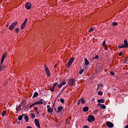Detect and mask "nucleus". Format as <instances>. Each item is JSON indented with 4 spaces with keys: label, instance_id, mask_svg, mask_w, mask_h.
<instances>
[{
    "label": "nucleus",
    "instance_id": "1",
    "mask_svg": "<svg viewBox=\"0 0 128 128\" xmlns=\"http://www.w3.org/2000/svg\"><path fill=\"white\" fill-rule=\"evenodd\" d=\"M18 24V22H15L12 24L8 27L10 30H14L16 26Z\"/></svg>",
    "mask_w": 128,
    "mask_h": 128
},
{
    "label": "nucleus",
    "instance_id": "2",
    "mask_svg": "<svg viewBox=\"0 0 128 128\" xmlns=\"http://www.w3.org/2000/svg\"><path fill=\"white\" fill-rule=\"evenodd\" d=\"M74 82H76V80L73 78H71L68 80V84L70 86H72L74 84Z\"/></svg>",
    "mask_w": 128,
    "mask_h": 128
},
{
    "label": "nucleus",
    "instance_id": "3",
    "mask_svg": "<svg viewBox=\"0 0 128 128\" xmlns=\"http://www.w3.org/2000/svg\"><path fill=\"white\" fill-rule=\"evenodd\" d=\"M95 120H96V118L94 116L89 115L88 116V122H94Z\"/></svg>",
    "mask_w": 128,
    "mask_h": 128
},
{
    "label": "nucleus",
    "instance_id": "4",
    "mask_svg": "<svg viewBox=\"0 0 128 128\" xmlns=\"http://www.w3.org/2000/svg\"><path fill=\"white\" fill-rule=\"evenodd\" d=\"M74 60V58L72 57L69 60L67 64L66 65V68H68L69 66H72V62Z\"/></svg>",
    "mask_w": 128,
    "mask_h": 128
},
{
    "label": "nucleus",
    "instance_id": "5",
    "mask_svg": "<svg viewBox=\"0 0 128 128\" xmlns=\"http://www.w3.org/2000/svg\"><path fill=\"white\" fill-rule=\"evenodd\" d=\"M122 48H128V40L126 39H125L124 40V44L121 46Z\"/></svg>",
    "mask_w": 128,
    "mask_h": 128
},
{
    "label": "nucleus",
    "instance_id": "6",
    "mask_svg": "<svg viewBox=\"0 0 128 128\" xmlns=\"http://www.w3.org/2000/svg\"><path fill=\"white\" fill-rule=\"evenodd\" d=\"M25 8L26 10H30V8H32V3L28 2H26L25 4Z\"/></svg>",
    "mask_w": 128,
    "mask_h": 128
},
{
    "label": "nucleus",
    "instance_id": "7",
    "mask_svg": "<svg viewBox=\"0 0 128 128\" xmlns=\"http://www.w3.org/2000/svg\"><path fill=\"white\" fill-rule=\"evenodd\" d=\"M106 124L108 128H114V125L112 122H106Z\"/></svg>",
    "mask_w": 128,
    "mask_h": 128
},
{
    "label": "nucleus",
    "instance_id": "8",
    "mask_svg": "<svg viewBox=\"0 0 128 128\" xmlns=\"http://www.w3.org/2000/svg\"><path fill=\"white\" fill-rule=\"evenodd\" d=\"M34 123L36 126H38V128H40V122H38V118H36L34 120Z\"/></svg>",
    "mask_w": 128,
    "mask_h": 128
},
{
    "label": "nucleus",
    "instance_id": "9",
    "mask_svg": "<svg viewBox=\"0 0 128 128\" xmlns=\"http://www.w3.org/2000/svg\"><path fill=\"white\" fill-rule=\"evenodd\" d=\"M56 86H58V82H55L52 88L50 89V92H54V87Z\"/></svg>",
    "mask_w": 128,
    "mask_h": 128
},
{
    "label": "nucleus",
    "instance_id": "10",
    "mask_svg": "<svg viewBox=\"0 0 128 128\" xmlns=\"http://www.w3.org/2000/svg\"><path fill=\"white\" fill-rule=\"evenodd\" d=\"M63 108H64V107L62 106H58V110L56 111L57 114L60 112H62V110Z\"/></svg>",
    "mask_w": 128,
    "mask_h": 128
},
{
    "label": "nucleus",
    "instance_id": "11",
    "mask_svg": "<svg viewBox=\"0 0 128 128\" xmlns=\"http://www.w3.org/2000/svg\"><path fill=\"white\" fill-rule=\"evenodd\" d=\"M54 104L53 105L52 108L48 109V112L52 114V112H54Z\"/></svg>",
    "mask_w": 128,
    "mask_h": 128
},
{
    "label": "nucleus",
    "instance_id": "12",
    "mask_svg": "<svg viewBox=\"0 0 128 128\" xmlns=\"http://www.w3.org/2000/svg\"><path fill=\"white\" fill-rule=\"evenodd\" d=\"M24 116H26V114H24L22 115H21V116H18V120L19 121H20L22 120V118H24Z\"/></svg>",
    "mask_w": 128,
    "mask_h": 128
},
{
    "label": "nucleus",
    "instance_id": "13",
    "mask_svg": "<svg viewBox=\"0 0 128 128\" xmlns=\"http://www.w3.org/2000/svg\"><path fill=\"white\" fill-rule=\"evenodd\" d=\"M88 110H90V108L88 106H85L82 108V110L84 112H86L88 111Z\"/></svg>",
    "mask_w": 128,
    "mask_h": 128
},
{
    "label": "nucleus",
    "instance_id": "14",
    "mask_svg": "<svg viewBox=\"0 0 128 128\" xmlns=\"http://www.w3.org/2000/svg\"><path fill=\"white\" fill-rule=\"evenodd\" d=\"M98 102H100L101 104H104L106 100L104 99H100L97 100Z\"/></svg>",
    "mask_w": 128,
    "mask_h": 128
},
{
    "label": "nucleus",
    "instance_id": "15",
    "mask_svg": "<svg viewBox=\"0 0 128 128\" xmlns=\"http://www.w3.org/2000/svg\"><path fill=\"white\" fill-rule=\"evenodd\" d=\"M38 96V92H34L32 96V98H37V96Z\"/></svg>",
    "mask_w": 128,
    "mask_h": 128
},
{
    "label": "nucleus",
    "instance_id": "16",
    "mask_svg": "<svg viewBox=\"0 0 128 128\" xmlns=\"http://www.w3.org/2000/svg\"><path fill=\"white\" fill-rule=\"evenodd\" d=\"M80 102L81 104H86V100H84V98H80Z\"/></svg>",
    "mask_w": 128,
    "mask_h": 128
},
{
    "label": "nucleus",
    "instance_id": "17",
    "mask_svg": "<svg viewBox=\"0 0 128 128\" xmlns=\"http://www.w3.org/2000/svg\"><path fill=\"white\" fill-rule=\"evenodd\" d=\"M84 62L86 66H88V64H90V62H88V59L86 58H84Z\"/></svg>",
    "mask_w": 128,
    "mask_h": 128
},
{
    "label": "nucleus",
    "instance_id": "18",
    "mask_svg": "<svg viewBox=\"0 0 128 128\" xmlns=\"http://www.w3.org/2000/svg\"><path fill=\"white\" fill-rule=\"evenodd\" d=\"M4 58H6V54H4L1 58V60L2 62H4Z\"/></svg>",
    "mask_w": 128,
    "mask_h": 128
},
{
    "label": "nucleus",
    "instance_id": "19",
    "mask_svg": "<svg viewBox=\"0 0 128 128\" xmlns=\"http://www.w3.org/2000/svg\"><path fill=\"white\" fill-rule=\"evenodd\" d=\"M24 118L26 122H28V120H29L28 116H24Z\"/></svg>",
    "mask_w": 128,
    "mask_h": 128
},
{
    "label": "nucleus",
    "instance_id": "20",
    "mask_svg": "<svg viewBox=\"0 0 128 128\" xmlns=\"http://www.w3.org/2000/svg\"><path fill=\"white\" fill-rule=\"evenodd\" d=\"M46 72L48 76H50V72L49 70H46Z\"/></svg>",
    "mask_w": 128,
    "mask_h": 128
},
{
    "label": "nucleus",
    "instance_id": "21",
    "mask_svg": "<svg viewBox=\"0 0 128 128\" xmlns=\"http://www.w3.org/2000/svg\"><path fill=\"white\" fill-rule=\"evenodd\" d=\"M6 110L2 111V116H6Z\"/></svg>",
    "mask_w": 128,
    "mask_h": 128
},
{
    "label": "nucleus",
    "instance_id": "22",
    "mask_svg": "<svg viewBox=\"0 0 128 128\" xmlns=\"http://www.w3.org/2000/svg\"><path fill=\"white\" fill-rule=\"evenodd\" d=\"M20 108H22V106L20 105L17 108H16V112H20Z\"/></svg>",
    "mask_w": 128,
    "mask_h": 128
},
{
    "label": "nucleus",
    "instance_id": "23",
    "mask_svg": "<svg viewBox=\"0 0 128 128\" xmlns=\"http://www.w3.org/2000/svg\"><path fill=\"white\" fill-rule=\"evenodd\" d=\"M84 71V69L80 70L79 71V74H82V72Z\"/></svg>",
    "mask_w": 128,
    "mask_h": 128
},
{
    "label": "nucleus",
    "instance_id": "24",
    "mask_svg": "<svg viewBox=\"0 0 128 128\" xmlns=\"http://www.w3.org/2000/svg\"><path fill=\"white\" fill-rule=\"evenodd\" d=\"M101 108H102V110H106V106L104 104H102L101 106Z\"/></svg>",
    "mask_w": 128,
    "mask_h": 128
},
{
    "label": "nucleus",
    "instance_id": "25",
    "mask_svg": "<svg viewBox=\"0 0 128 128\" xmlns=\"http://www.w3.org/2000/svg\"><path fill=\"white\" fill-rule=\"evenodd\" d=\"M94 28L93 27H92L90 28V30H88V32H94Z\"/></svg>",
    "mask_w": 128,
    "mask_h": 128
},
{
    "label": "nucleus",
    "instance_id": "26",
    "mask_svg": "<svg viewBox=\"0 0 128 128\" xmlns=\"http://www.w3.org/2000/svg\"><path fill=\"white\" fill-rule=\"evenodd\" d=\"M24 28H26V25L24 24H22L20 27V29L24 30Z\"/></svg>",
    "mask_w": 128,
    "mask_h": 128
},
{
    "label": "nucleus",
    "instance_id": "27",
    "mask_svg": "<svg viewBox=\"0 0 128 128\" xmlns=\"http://www.w3.org/2000/svg\"><path fill=\"white\" fill-rule=\"evenodd\" d=\"M98 110H96L93 112L92 114H98Z\"/></svg>",
    "mask_w": 128,
    "mask_h": 128
},
{
    "label": "nucleus",
    "instance_id": "28",
    "mask_svg": "<svg viewBox=\"0 0 128 128\" xmlns=\"http://www.w3.org/2000/svg\"><path fill=\"white\" fill-rule=\"evenodd\" d=\"M38 104H44V102L42 101L37 102Z\"/></svg>",
    "mask_w": 128,
    "mask_h": 128
},
{
    "label": "nucleus",
    "instance_id": "29",
    "mask_svg": "<svg viewBox=\"0 0 128 128\" xmlns=\"http://www.w3.org/2000/svg\"><path fill=\"white\" fill-rule=\"evenodd\" d=\"M31 118H36V115H34V114H31Z\"/></svg>",
    "mask_w": 128,
    "mask_h": 128
},
{
    "label": "nucleus",
    "instance_id": "30",
    "mask_svg": "<svg viewBox=\"0 0 128 128\" xmlns=\"http://www.w3.org/2000/svg\"><path fill=\"white\" fill-rule=\"evenodd\" d=\"M27 22H28V18H26L23 23V24H25V26H26Z\"/></svg>",
    "mask_w": 128,
    "mask_h": 128
},
{
    "label": "nucleus",
    "instance_id": "31",
    "mask_svg": "<svg viewBox=\"0 0 128 128\" xmlns=\"http://www.w3.org/2000/svg\"><path fill=\"white\" fill-rule=\"evenodd\" d=\"M66 84V82L65 81L62 82L60 84H61V86H64V84Z\"/></svg>",
    "mask_w": 128,
    "mask_h": 128
},
{
    "label": "nucleus",
    "instance_id": "32",
    "mask_svg": "<svg viewBox=\"0 0 128 128\" xmlns=\"http://www.w3.org/2000/svg\"><path fill=\"white\" fill-rule=\"evenodd\" d=\"M60 102H62V104H64V98H60Z\"/></svg>",
    "mask_w": 128,
    "mask_h": 128
},
{
    "label": "nucleus",
    "instance_id": "33",
    "mask_svg": "<svg viewBox=\"0 0 128 128\" xmlns=\"http://www.w3.org/2000/svg\"><path fill=\"white\" fill-rule=\"evenodd\" d=\"M6 68V66L4 64L2 66V70H4V68Z\"/></svg>",
    "mask_w": 128,
    "mask_h": 128
},
{
    "label": "nucleus",
    "instance_id": "34",
    "mask_svg": "<svg viewBox=\"0 0 128 128\" xmlns=\"http://www.w3.org/2000/svg\"><path fill=\"white\" fill-rule=\"evenodd\" d=\"M15 32L16 34H18V32H20V29H18V28H16L15 29Z\"/></svg>",
    "mask_w": 128,
    "mask_h": 128
},
{
    "label": "nucleus",
    "instance_id": "35",
    "mask_svg": "<svg viewBox=\"0 0 128 128\" xmlns=\"http://www.w3.org/2000/svg\"><path fill=\"white\" fill-rule=\"evenodd\" d=\"M98 96H102V91H99L98 92Z\"/></svg>",
    "mask_w": 128,
    "mask_h": 128
},
{
    "label": "nucleus",
    "instance_id": "36",
    "mask_svg": "<svg viewBox=\"0 0 128 128\" xmlns=\"http://www.w3.org/2000/svg\"><path fill=\"white\" fill-rule=\"evenodd\" d=\"M44 70H48V66H46V65H44Z\"/></svg>",
    "mask_w": 128,
    "mask_h": 128
},
{
    "label": "nucleus",
    "instance_id": "37",
    "mask_svg": "<svg viewBox=\"0 0 128 128\" xmlns=\"http://www.w3.org/2000/svg\"><path fill=\"white\" fill-rule=\"evenodd\" d=\"M28 108L27 106H24V107H23V110H26V108Z\"/></svg>",
    "mask_w": 128,
    "mask_h": 128
},
{
    "label": "nucleus",
    "instance_id": "38",
    "mask_svg": "<svg viewBox=\"0 0 128 128\" xmlns=\"http://www.w3.org/2000/svg\"><path fill=\"white\" fill-rule=\"evenodd\" d=\"M128 57H127L126 58L124 59V64H126V62H128Z\"/></svg>",
    "mask_w": 128,
    "mask_h": 128
},
{
    "label": "nucleus",
    "instance_id": "39",
    "mask_svg": "<svg viewBox=\"0 0 128 128\" xmlns=\"http://www.w3.org/2000/svg\"><path fill=\"white\" fill-rule=\"evenodd\" d=\"M3 63H4V61H0V68H2V66Z\"/></svg>",
    "mask_w": 128,
    "mask_h": 128
},
{
    "label": "nucleus",
    "instance_id": "40",
    "mask_svg": "<svg viewBox=\"0 0 128 128\" xmlns=\"http://www.w3.org/2000/svg\"><path fill=\"white\" fill-rule=\"evenodd\" d=\"M102 46H106V40H104L102 42Z\"/></svg>",
    "mask_w": 128,
    "mask_h": 128
},
{
    "label": "nucleus",
    "instance_id": "41",
    "mask_svg": "<svg viewBox=\"0 0 128 128\" xmlns=\"http://www.w3.org/2000/svg\"><path fill=\"white\" fill-rule=\"evenodd\" d=\"M118 24V23L116 22H112V25L114 26H116Z\"/></svg>",
    "mask_w": 128,
    "mask_h": 128
},
{
    "label": "nucleus",
    "instance_id": "42",
    "mask_svg": "<svg viewBox=\"0 0 128 128\" xmlns=\"http://www.w3.org/2000/svg\"><path fill=\"white\" fill-rule=\"evenodd\" d=\"M110 74L111 76H114V72H112V71H111L110 72Z\"/></svg>",
    "mask_w": 128,
    "mask_h": 128
},
{
    "label": "nucleus",
    "instance_id": "43",
    "mask_svg": "<svg viewBox=\"0 0 128 128\" xmlns=\"http://www.w3.org/2000/svg\"><path fill=\"white\" fill-rule=\"evenodd\" d=\"M77 104H78V106H80V100H78Z\"/></svg>",
    "mask_w": 128,
    "mask_h": 128
},
{
    "label": "nucleus",
    "instance_id": "44",
    "mask_svg": "<svg viewBox=\"0 0 128 128\" xmlns=\"http://www.w3.org/2000/svg\"><path fill=\"white\" fill-rule=\"evenodd\" d=\"M98 86H104V84H98Z\"/></svg>",
    "mask_w": 128,
    "mask_h": 128
},
{
    "label": "nucleus",
    "instance_id": "45",
    "mask_svg": "<svg viewBox=\"0 0 128 128\" xmlns=\"http://www.w3.org/2000/svg\"><path fill=\"white\" fill-rule=\"evenodd\" d=\"M96 58V60L98 59V55H96L95 56V57L94 58V59Z\"/></svg>",
    "mask_w": 128,
    "mask_h": 128
},
{
    "label": "nucleus",
    "instance_id": "46",
    "mask_svg": "<svg viewBox=\"0 0 128 128\" xmlns=\"http://www.w3.org/2000/svg\"><path fill=\"white\" fill-rule=\"evenodd\" d=\"M62 86V84H58V88H61Z\"/></svg>",
    "mask_w": 128,
    "mask_h": 128
},
{
    "label": "nucleus",
    "instance_id": "47",
    "mask_svg": "<svg viewBox=\"0 0 128 128\" xmlns=\"http://www.w3.org/2000/svg\"><path fill=\"white\" fill-rule=\"evenodd\" d=\"M34 110H36V112H38V107H36L34 108Z\"/></svg>",
    "mask_w": 128,
    "mask_h": 128
},
{
    "label": "nucleus",
    "instance_id": "48",
    "mask_svg": "<svg viewBox=\"0 0 128 128\" xmlns=\"http://www.w3.org/2000/svg\"><path fill=\"white\" fill-rule=\"evenodd\" d=\"M83 128H90V127H88V126L87 125L84 126Z\"/></svg>",
    "mask_w": 128,
    "mask_h": 128
},
{
    "label": "nucleus",
    "instance_id": "49",
    "mask_svg": "<svg viewBox=\"0 0 128 128\" xmlns=\"http://www.w3.org/2000/svg\"><path fill=\"white\" fill-rule=\"evenodd\" d=\"M34 104H31L30 106V108H32V106H34Z\"/></svg>",
    "mask_w": 128,
    "mask_h": 128
},
{
    "label": "nucleus",
    "instance_id": "50",
    "mask_svg": "<svg viewBox=\"0 0 128 128\" xmlns=\"http://www.w3.org/2000/svg\"><path fill=\"white\" fill-rule=\"evenodd\" d=\"M119 56H122V52H120L119 53Z\"/></svg>",
    "mask_w": 128,
    "mask_h": 128
},
{
    "label": "nucleus",
    "instance_id": "51",
    "mask_svg": "<svg viewBox=\"0 0 128 128\" xmlns=\"http://www.w3.org/2000/svg\"><path fill=\"white\" fill-rule=\"evenodd\" d=\"M62 91H61V92L58 94V96H60V94H62Z\"/></svg>",
    "mask_w": 128,
    "mask_h": 128
},
{
    "label": "nucleus",
    "instance_id": "52",
    "mask_svg": "<svg viewBox=\"0 0 128 128\" xmlns=\"http://www.w3.org/2000/svg\"><path fill=\"white\" fill-rule=\"evenodd\" d=\"M33 104H34V106H36V104H38V102H34V103Z\"/></svg>",
    "mask_w": 128,
    "mask_h": 128
},
{
    "label": "nucleus",
    "instance_id": "53",
    "mask_svg": "<svg viewBox=\"0 0 128 128\" xmlns=\"http://www.w3.org/2000/svg\"><path fill=\"white\" fill-rule=\"evenodd\" d=\"M105 50H108V46L106 45H105Z\"/></svg>",
    "mask_w": 128,
    "mask_h": 128
},
{
    "label": "nucleus",
    "instance_id": "54",
    "mask_svg": "<svg viewBox=\"0 0 128 128\" xmlns=\"http://www.w3.org/2000/svg\"><path fill=\"white\" fill-rule=\"evenodd\" d=\"M50 108V105H48L47 106V108L48 110V108Z\"/></svg>",
    "mask_w": 128,
    "mask_h": 128
},
{
    "label": "nucleus",
    "instance_id": "55",
    "mask_svg": "<svg viewBox=\"0 0 128 128\" xmlns=\"http://www.w3.org/2000/svg\"><path fill=\"white\" fill-rule=\"evenodd\" d=\"M118 48H122V46H120V45L118 46Z\"/></svg>",
    "mask_w": 128,
    "mask_h": 128
},
{
    "label": "nucleus",
    "instance_id": "56",
    "mask_svg": "<svg viewBox=\"0 0 128 128\" xmlns=\"http://www.w3.org/2000/svg\"><path fill=\"white\" fill-rule=\"evenodd\" d=\"M98 106H102V104H101L100 103H98Z\"/></svg>",
    "mask_w": 128,
    "mask_h": 128
},
{
    "label": "nucleus",
    "instance_id": "57",
    "mask_svg": "<svg viewBox=\"0 0 128 128\" xmlns=\"http://www.w3.org/2000/svg\"><path fill=\"white\" fill-rule=\"evenodd\" d=\"M124 128H128V124L126 125Z\"/></svg>",
    "mask_w": 128,
    "mask_h": 128
},
{
    "label": "nucleus",
    "instance_id": "58",
    "mask_svg": "<svg viewBox=\"0 0 128 128\" xmlns=\"http://www.w3.org/2000/svg\"><path fill=\"white\" fill-rule=\"evenodd\" d=\"M17 124H20V122L19 121V122H17Z\"/></svg>",
    "mask_w": 128,
    "mask_h": 128
},
{
    "label": "nucleus",
    "instance_id": "59",
    "mask_svg": "<svg viewBox=\"0 0 128 128\" xmlns=\"http://www.w3.org/2000/svg\"><path fill=\"white\" fill-rule=\"evenodd\" d=\"M64 88H63L62 90V92H64Z\"/></svg>",
    "mask_w": 128,
    "mask_h": 128
},
{
    "label": "nucleus",
    "instance_id": "60",
    "mask_svg": "<svg viewBox=\"0 0 128 128\" xmlns=\"http://www.w3.org/2000/svg\"><path fill=\"white\" fill-rule=\"evenodd\" d=\"M44 100V99H40V102H42Z\"/></svg>",
    "mask_w": 128,
    "mask_h": 128
},
{
    "label": "nucleus",
    "instance_id": "61",
    "mask_svg": "<svg viewBox=\"0 0 128 128\" xmlns=\"http://www.w3.org/2000/svg\"><path fill=\"white\" fill-rule=\"evenodd\" d=\"M54 110L55 112H57V111H56V108H54Z\"/></svg>",
    "mask_w": 128,
    "mask_h": 128
},
{
    "label": "nucleus",
    "instance_id": "62",
    "mask_svg": "<svg viewBox=\"0 0 128 128\" xmlns=\"http://www.w3.org/2000/svg\"><path fill=\"white\" fill-rule=\"evenodd\" d=\"M8 24H7L6 26V28H8Z\"/></svg>",
    "mask_w": 128,
    "mask_h": 128
},
{
    "label": "nucleus",
    "instance_id": "63",
    "mask_svg": "<svg viewBox=\"0 0 128 128\" xmlns=\"http://www.w3.org/2000/svg\"><path fill=\"white\" fill-rule=\"evenodd\" d=\"M36 112V114H40V112Z\"/></svg>",
    "mask_w": 128,
    "mask_h": 128
},
{
    "label": "nucleus",
    "instance_id": "64",
    "mask_svg": "<svg viewBox=\"0 0 128 128\" xmlns=\"http://www.w3.org/2000/svg\"><path fill=\"white\" fill-rule=\"evenodd\" d=\"M2 68H0V72H2Z\"/></svg>",
    "mask_w": 128,
    "mask_h": 128
}]
</instances>
